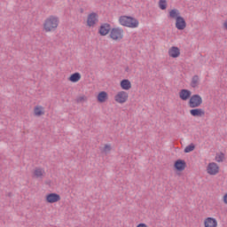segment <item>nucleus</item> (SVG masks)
<instances>
[{
	"label": "nucleus",
	"mask_w": 227,
	"mask_h": 227,
	"mask_svg": "<svg viewBox=\"0 0 227 227\" xmlns=\"http://www.w3.org/2000/svg\"><path fill=\"white\" fill-rule=\"evenodd\" d=\"M168 17L176 20V27L178 31H184L187 27V22H185L184 17L180 16V11L178 9H172L169 12Z\"/></svg>",
	"instance_id": "nucleus-1"
},
{
	"label": "nucleus",
	"mask_w": 227,
	"mask_h": 227,
	"mask_svg": "<svg viewBox=\"0 0 227 227\" xmlns=\"http://www.w3.org/2000/svg\"><path fill=\"white\" fill-rule=\"evenodd\" d=\"M59 26V18L58 16L51 15L44 20L43 29L46 33L56 31Z\"/></svg>",
	"instance_id": "nucleus-2"
},
{
	"label": "nucleus",
	"mask_w": 227,
	"mask_h": 227,
	"mask_svg": "<svg viewBox=\"0 0 227 227\" xmlns=\"http://www.w3.org/2000/svg\"><path fill=\"white\" fill-rule=\"evenodd\" d=\"M119 21L120 24L125 27L136 28L139 26V20L130 16H121Z\"/></svg>",
	"instance_id": "nucleus-3"
},
{
	"label": "nucleus",
	"mask_w": 227,
	"mask_h": 227,
	"mask_svg": "<svg viewBox=\"0 0 227 227\" xmlns=\"http://www.w3.org/2000/svg\"><path fill=\"white\" fill-rule=\"evenodd\" d=\"M201 104H203V98H201V96H200V94L192 95V98H190V99L188 101V106L192 109L200 107V106H201Z\"/></svg>",
	"instance_id": "nucleus-4"
},
{
	"label": "nucleus",
	"mask_w": 227,
	"mask_h": 227,
	"mask_svg": "<svg viewBox=\"0 0 227 227\" xmlns=\"http://www.w3.org/2000/svg\"><path fill=\"white\" fill-rule=\"evenodd\" d=\"M109 37L115 42H121V40H123V29L120 27L112 28Z\"/></svg>",
	"instance_id": "nucleus-5"
},
{
	"label": "nucleus",
	"mask_w": 227,
	"mask_h": 227,
	"mask_svg": "<svg viewBox=\"0 0 227 227\" xmlns=\"http://www.w3.org/2000/svg\"><path fill=\"white\" fill-rule=\"evenodd\" d=\"M114 100L118 104H125L129 100V93L124 90H121L114 96Z\"/></svg>",
	"instance_id": "nucleus-6"
},
{
	"label": "nucleus",
	"mask_w": 227,
	"mask_h": 227,
	"mask_svg": "<svg viewBox=\"0 0 227 227\" xmlns=\"http://www.w3.org/2000/svg\"><path fill=\"white\" fill-rule=\"evenodd\" d=\"M113 28H111V24L104 23L99 27L98 34L100 36H107L111 33Z\"/></svg>",
	"instance_id": "nucleus-7"
},
{
	"label": "nucleus",
	"mask_w": 227,
	"mask_h": 227,
	"mask_svg": "<svg viewBox=\"0 0 227 227\" xmlns=\"http://www.w3.org/2000/svg\"><path fill=\"white\" fill-rule=\"evenodd\" d=\"M97 22H98V14H97V12H92L88 15L87 26H89V27H93Z\"/></svg>",
	"instance_id": "nucleus-8"
},
{
	"label": "nucleus",
	"mask_w": 227,
	"mask_h": 227,
	"mask_svg": "<svg viewBox=\"0 0 227 227\" xmlns=\"http://www.w3.org/2000/svg\"><path fill=\"white\" fill-rule=\"evenodd\" d=\"M47 203H58V201L61 200V196L58 193H48L45 197Z\"/></svg>",
	"instance_id": "nucleus-9"
},
{
	"label": "nucleus",
	"mask_w": 227,
	"mask_h": 227,
	"mask_svg": "<svg viewBox=\"0 0 227 227\" xmlns=\"http://www.w3.org/2000/svg\"><path fill=\"white\" fill-rule=\"evenodd\" d=\"M192 92L187 89H182L179 91V98L184 102L187 100H191V98L192 97Z\"/></svg>",
	"instance_id": "nucleus-10"
},
{
	"label": "nucleus",
	"mask_w": 227,
	"mask_h": 227,
	"mask_svg": "<svg viewBox=\"0 0 227 227\" xmlns=\"http://www.w3.org/2000/svg\"><path fill=\"white\" fill-rule=\"evenodd\" d=\"M207 172L208 175H217L219 173V165L215 162H211L207 165Z\"/></svg>",
	"instance_id": "nucleus-11"
},
{
	"label": "nucleus",
	"mask_w": 227,
	"mask_h": 227,
	"mask_svg": "<svg viewBox=\"0 0 227 227\" xmlns=\"http://www.w3.org/2000/svg\"><path fill=\"white\" fill-rule=\"evenodd\" d=\"M174 168L176 171H184L187 168V163L184 160L179 159L174 162Z\"/></svg>",
	"instance_id": "nucleus-12"
},
{
	"label": "nucleus",
	"mask_w": 227,
	"mask_h": 227,
	"mask_svg": "<svg viewBox=\"0 0 227 227\" xmlns=\"http://www.w3.org/2000/svg\"><path fill=\"white\" fill-rule=\"evenodd\" d=\"M190 114L194 118H203L205 116V110L198 107L192 108L190 110Z\"/></svg>",
	"instance_id": "nucleus-13"
},
{
	"label": "nucleus",
	"mask_w": 227,
	"mask_h": 227,
	"mask_svg": "<svg viewBox=\"0 0 227 227\" xmlns=\"http://www.w3.org/2000/svg\"><path fill=\"white\" fill-rule=\"evenodd\" d=\"M168 56L170 58H178L180 56V48L176 46H172L168 50Z\"/></svg>",
	"instance_id": "nucleus-14"
},
{
	"label": "nucleus",
	"mask_w": 227,
	"mask_h": 227,
	"mask_svg": "<svg viewBox=\"0 0 227 227\" xmlns=\"http://www.w3.org/2000/svg\"><path fill=\"white\" fill-rule=\"evenodd\" d=\"M205 227H217V220L213 217H207L204 221Z\"/></svg>",
	"instance_id": "nucleus-15"
},
{
	"label": "nucleus",
	"mask_w": 227,
	"mask_h": 227,
	"mask_svg": "<svg viewBox=\"0 0 227 227\" xmlns=\"http://www.w3.org/2000/svg\"><path fill=\"white\" fill-rule=\"evenodd\" d=\"M120 86L121 90H125L126 91H129V90L132 88V83L130 82V80L123 79L121 81Z\"/></svg>",
	"instance_id": "nucleus-16"
},
{
	"label": "nucleus",
	"mask_w": 227,
	"mask_h": 227,
	"mask_svg": "<svg viewBox=\"0 0 227 227\" xmlns=\"http://www.w3.org/2000/svg\"><path fill=\"white\" fill-rule=\"evenodd\" d=\"M109 98V95L106 91H100L97 96V100L99 104H104Z\"/></svg>",
	"instance_id": "nucleus-17"
},
{
	"label": "nucleus",
	"mask_w": 227,
	"mask_h": 227,
	"mask_svg": "<svg viewBox=\"0 0 227 227\" xmlns=\"http://www.w3.org/2000/svg\"><path fill=\"white\" fill-rule=\"evenodd\" d=\"M190 86L192 88H198L200 86V76L198 74L192 76Z\"/></svg>",
	"instance_id": "nucleus-18"
},
{
	"label": "nucleus",
	"mask_w": 227,
	"mask_h": 227,
	"mask_svg": "<svg viewBox=\"0 0 227 227\" xmlns=\"http://www.w3.org/2000/svg\"><path fill=\"white\" fill-rule=\"evenodd\" d=\"M69 81L71 82H79L81 81V73H74L70 75Z\"/></svg>",
	"instance_id": "nucleus-19"
},
{
	"label": "nucleus",
	"mask_w": 227,
	"mask_h": 227,
	"mask_svg": "<svg viewBox=\"0 0 227 227\" xmlns=\"http://www.w3.org/2000/svg\"><path fill=\"white\" fill-rule=\"evenodd\" d=\"M34 114L35 116H43V114H45V111L43 106H35Z\"/></svg>",
	"instance_id": "nucleus-20"
},
{
	"label": "nucleus",
	"mask_w": 227,
	"mask_h": 227,
	"mask_svg": "<svg viewBox=\"0 0 227 227\" xmlns=\"http://www.w3.org/2000/svg\"><path fill=\"white\" fill-rule=\"evenodd\" d=\"M43 173H45V170H43V168H36L34 171V175L35 176H36V178H40L41 176H43Z\"/></svg>",
	"instance_id": "nucleus-21"
},
{
	"label": "nucleus",
	"mask_w": 227,
	"mask_h": 227,
	"mask_svg": "<svg viewBox=\"0 0 227 227\" xmlns=\"http://www.w3.org/2000/svg\"><path fill=\"white\" fill-rule=\"evenodd\" d=\"M196 145L194 144H190L184 148V153H191V152H194Z\"/></svg>",
	"instance_id": "nucleus-22"
},
{
	"label": "nucleus",
	"mask_w": 227,
	"mask_h": 227,
	"mask_svg": "<svg viewBox=\"0 0 227 227\" xmlns=\"http://www.w3.org/2000/svg\"><path fill=\"white\" fill-rule=\"evenodd\" d=\"M159 7L160 10H166L168 8V2L166 0H160Z\"/></svg>",
	"instance_id": "nucleus-23"
},
{
	"label": "nucleus",
	"mask_w": 227,
	"mask_h": 227,
	"mask_svg": "<svg viewBox=\"0 0 227 227\" xmlns=\"http://www.w3.org/2000/svg\"><path fill=\"white\" fill-rule=\"evenodd\" d=\"M216 162H223L224 160V153H220L215 156Z\"/></svg>",
	"instance_id": "nucleus-24"
},
{
	"label": "nucleus",
	"mask_w": 227,
	"mask_h": 227,
	"mask_svg": "<svg viewBox=\"0 0 227 227\" xmlns=\"http://www.w3.org/2000/svg\"><path fill=\"white\" fill-rule=\"evenodd\" d=\"M86 100H87V98L85 96H81V97L77 98L76 102L79 104L81 102H86Z\"/></svg>",
	"instance_id": "nucleus-25"
},
{
	"label": "nucleus",
	"mask_w": 227,
	"mask_h": 227,
	"mask_svg": "<svg viewBox=\"0 0 227 227\" xmlns=\"http://www.w3.org/2000/svg\"><path fill=\"white\" fill-rule=\"evenodd\" d=\"M105 152H111V145H105Z\"/></svg>",
	"instance_id": "nucleus-26"
},
{
	"label": "nucleus",
	"mask_w": 227,
	"mask_h": 227,
	"mask_svg": "<svg viewBox=\"0 0 227 227\" xmlns=\"http://www.w3.org/2000/svg\"><path fill=\"white\" fill-rule=\"evenodd\" d=\"M223 203L227 205V193L223 196Z\"/></svg>",
	"instance_id": "nucleus-27"
},
{
	"label": "nucleus",
	"mask_w": 227,
	"mask_h": 227,
	"mask_svg": "<svg viewBox=\"0 0 227 227\" xmlns=\"http://www.w3.org/2000/svg\"><path fill=\"white\" fill-rule=\"evenodd\" d=\"M137 227H148L146 223H139Z\"/></svg>",
	"instance_id": "nucleus-28"
},
{
	"label": "nucleus",
	"mask_w": 227,
	"mask_h": 227,
	"mask_svg": "<svg viewBox=\"0 0 227 227\" xmlns=\"http://www.w3.org/2000/svg\"><path fill=\"white\" fill-rule=\"evenodd\" d=\"M223 27H224V29L227 30V21H225V22L223 23Z\"/></svg>",
	"instance_id": "nucleus-29"
},
{
	"label": "nucleus",
	"mask_w": 227,
	"mask_h": 227,
	"mask_svg": "<svg viewBox=\"0 0 227 227\" xmlns=\"http://www.w3.org/2000/svg\"><path fill=\"white\" fill-rule=\"evenodd\" d=\"M7 196H9V198H12V192H9Z\"/></svg>",
	"instance_id": "nucleus-30"
}]
</instances>
